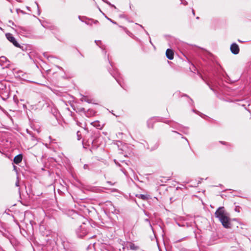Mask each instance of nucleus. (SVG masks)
<instances>
[{
  "label": "nucleus",
  "mask_w": 251,
  "mask_h": 251,
  "mask_svg": "<svg viewBox=\"0 0 251 251\" xmlns=\"http://www.w3.org/2000/svg\"><path fill=\"white\" fill-rule=\"evenodd\" d=\"M79 53H80V55H81L82 56H83V55H82L81 53H80V52H79Z\"/></svg>",
  "instance_id": "e433bc0d"
},
{
  "label": "nucleus",
  "mask_w": 251,
  "mask_h": 251,
  "mask_svg": "<svg viewBox=\"0 0 251 251\" xmlns=\"http://www.w3.org/2000/svg\"><path fill=\"white\" fill-rule=\"evenodd\" d=\"M35 3L36 4L37 6V8H38V12H39V5H38V3L36 2V1H35ZM38 15H40V13H38Z\"/></svg>",
  "instance_id": "b1692460"
},
{
  "label": "nucleus",
  "mask_w": 251,
  "mask_h": 251,
  "mask_svg": "<svg viewBox=\"0 0 251 251\" xmlns=\"http://www.w3.org/2000/svg\"><path fill=\"white\" fill-rule=\"evenodd\" d=\"M78 18H79V19L80 20H81V19H80V16H79V17H78Z\"/></svg>",
  "instance_id": "37998d69"
},
{
  "label": "nucleus",
  "mask_w": 251,
  "mask_h": 251,
  "mask_svg": "<svg viewBox=\"0 0 251 251\" xmlns=\"http://www.w3.org/2000/svg\"><path fill=\"white\" fill-rule=\"evenodd\" d=\"M127 248L132 250H137L138 249V247L132 243H128L127 245Z\"/></svg>",
  "instance_id": "f8f14e48"
},
{
  "label": "nucleus",
  "mask_w": 251,
  "mask_h": 251,
  "mask_svg": "<svg viewBox=\"0 0 251 251\" xmlns=\"http://www.w3.org/2000/svg\"><path fill=\"white\" fill-rule=\"evenodd\" d=\"M88 165L87 164H85L84 165V166H83V168H84V169H88Z\"/></svg>",
  "instance_id": "a878e982"
},
{
  "label": "nucleus",
  "mask_w": 251,
  "mask_h": 251,
  "mask_svg": "<svg viewBox=\"0 0 251 251\" xmlns=\"http://www.w3.org/2000/svg\"><path fill=\"white\" fill-rule=\"evenodd\" d=\"M16 0L19 1V2H22V0Z\"/></svg>",
  "instance_id": "2f4dec72"
},
{
  "label": "nucleus",
  "mask_w": 251,
  "mask_h": 251,
  "mask_svg": "<svg viewBox=\"0 0 251 251\" xmlns=\"http://www.w3.org/2000/svg\"><path fill=\"white\" fill-rule=\"evenodd\" d=\"M191 101L193 102V100L191 99Z\"/></svg>",
  "instance_id": "ea45409f"
},
{
  "label": "nucleus",
  "mask_w": 251,
  "mask_h": 251,
  "mask_svg": "<svg viewBox=\"0 0 251 251\" xmlns=\"http://www.w3.org/2000/svg\"><path fill=\"white\" fill-rule=\"evenodd\" d=\"M169 125L172 127L182 131L184 133H186L188 131V128L182 126V125L175 122H170Z\"/></svg>",
  "instance_id": "20e7f679"
},
{
  "label": "nucleus",
  "mask_w": 251,
  "mask_h": 251,
  "mask_svg": "<svg viewBox=\"0 0 251 251\" xmlns=\"http://www.w3.org/2000/svg\"><path fill=\"white\" fill-rule=\"evenodd\" d=\"M49 138H50V139H51V137L49 136Z\"/></svg>",
  "instance_id": "a18cd8bd"
},
{
  "label": "nucleus",
  "mask_w": 251,
  "mask_h": 251,
  "mask_svg": "<svg viewBox=\"0 0 251 251\" xmlns=\"http://www.w3.org/2000/svg\"><path fill=\"white\" fill-rule=\"evenodd\" d=\"M94 143V142H91V145H93V143Z\"/></svg>",
  "instance_id": "f704fd0d"
},
{
  "label": "nucleus",
  "mask_w": 251,
  "mask_h": 251,
  "mask_svg": "<svg viewBox=\"0 0 251 251\" xmlns=\"http://www.w3.org/2000/svg\"><path fill=\"white\" fill-rule=\"evenodd\" d=\"M140 26L141 27H142V28H144V27H143V26H142V25H140Z\"/></svg>",
  "instance_id": "4c0bfd02"
},
{
  "label": "nucleus",
  "mask_w": 251,
  "mask_h": 251,
  "mask_svg": "<svg viewBox=\"0 0 251 251\" xmlns=\"http://www.w3.org/2000/svg\"><path fill=\"white\" fill-rule=\"evenodd\" d=\"M216 217L218 218L222 224V225L226 228H229L231 224L229 217V214L225 209L224 207L222 206L218 208L215 213Z\"/></svg>",
  "instance_id": "f257e3e1"
},
{
  "label": "nucleus",
  "mask_w": 251,
  "mask_h": 251,
  "mask_svg": "<svg viewBox=\"0 0 251 251\" xmlns=\"http://www.w3.org/2000/svg\"><path fill=\"white\" fill-rule=\"evenodd\" d=\"M45 146H46L47 147H48V146H47V144H45Z\"/></svg>",
  "instance_id": "a19ab883"
},
{
  "label": "nucleus",
  "mask_w": 251,
  "mask_h": 251,
  "mask_svg": "<svg viewBox=\"0 0 251 251\" xmlns=\"http://www.w3.org/2000/svg\"><path fill=\"white\" fill-rule=\"evenodd\" d=\"M115 78V79L116 80V81H117V82L120 85V86L123 87V88H124V86L123 85V84H122L120 80L119 79V78L116 76L114 74H113L112 73H110Z\"/></svg>",
  "instance_id": "4468645a"
},
{
  "label": "nucleus",
  "mask_w": 251,
  "mask_h": 251,
  "mask_svg": "<svg viewBox=\"0 0 251 251\" xmlns=\"http://www.w3.org/2000/svg\"><path fill=\"white\" fill-rule=\"evenodd\" d=\"M137 197H138L139 198L143 200H147L148 198V197L147 195H143V194H140L138 196L137 195Z\"/></svg>",
  "instance_id": "2eb2a0df"
},
{
  "label": "nucleus",
  "mask_w": 251,
  "mask_h": 251,
  "mask_svg": "<svg viewBox=\"0 0 251 251\" xmlns=\"http://www.w3.org/2000/svg\"><path fill=\"white\" fill-rule=\"evenodd\" d=\"M89 142H82V145H83V148H85V149H87V146H90V145L89 144H87V143H89Z\"/></svg>",
  "instance_id": "aec40b11"
},
{
  "label": "nucleus",
  "mask_w": 251,
  "mask_h": 251,
  "mask_svg": "<svg viewBox=\"0 0 251 251\" xmlns=\"http://www.w3.org/2000/svg\"><path fill=\"white\" fill-rule=\"evenodd\" d=\"M158 146L156 142H146V145H144V146L146 147L147 149L150 151L156 149Z\"/></svg>",
  "instance_id": "423d86ee"
},
{
  "label": "nucleus",
  "mask_w": 251,
  "mask_h": 251,
  "mask_svg": "<svg viewBox=\"0 0 251 251\" xmlns=\"http://www.w3.org/2000/svg\"><path fill=\"white\" fill-rule=\"evenodd\" d=\"M193 13L194 15L195 14V12H194V10H193Z\"/></svg>",
  "instance_id": "c9c22d12"
},
{
  "label": "nucleus",
  "mask_w": 251,
  "mask_h": 251,
  "mask_svg": "<svg viewBox=\"0 0 251 251\" xmlns=\"http://www.w3.org/2000/svg\"><path fill=\"white\" fill-rule=\"evenodd\" d=\"M174 52L173 50L168 49L166 52V57L170 60H172L174 58Z\"/></svg>",
  "instance_id": "1a4fd4ad"
},
{
  "label": "nucleus",
  "mask_w": 251,
  "mask_h": 251,
  "mask_svg": "<svg viewBox=\"0 0 251 251\" xmlns=\"http://www.w3.org/2000/svg\"><path fill=\"white\" fill-rule=\"evenodd\" d=\"M181 3L184 4V5H186L187 4V2L185 0H181Z\"/></svg>",
  "instance_id": "4be33fe9"
},
{
  "label": "nucleus",
  "mask_w": 251,
  "mask_h": 251,
  "mask_svg": "<svg viewBox=\"0 0 251 251\" xmlns=\"http://www.w3.org/2000/svg\"><path fill=\"white\" fill-rule=\"evenodd\" d=\"M9 23L10 24H11L12 25H14V24L13 22H12V21H11V20L9 21Z\"/></svg>",
  "instance_id": "cd10ccee"
},
{
  "label": "nucleus",
  "mask_w": 251,
  "mask_h": 251,
  "mask_svg": "<svg viewBox=\"0 0 251 251\" xmlns=\"http://www.w3.org/2000/svg\"><path fill=\"white\" fill-rule=\"evenodd\" d=\"M76 135L77 137V140H80L82 138L81 133L79 131H77L76 132Z\"/></svg>",
  "instance_id": "a211bd4d"
},
{
  "label": "nucleus",
  "mask_w": 251,
  "mask_h": 251,
  "mask_svg": "<svg viewBox=\"0 0 251 251\" xmlns=\"http://www.w3.org/2000/svg\"><path fill=\"white\" fill-rule=\"evenodd\" d=\"M6 83L4 80H0V94L5 97L8 96L9 92V88Z\"/></svg>",
  "instance_id": "f03ea898"
},
{
  "label": "nucleus",
  "mask_w": 251,
  "mask_h": 251,
  "mask_svg": "<svg viewBox=\"0 0 251 251\" xmlns=\"http://www.w3.org/2000/svg\"><path fill=\"white\" fill-rule=\"evenodd\" d=\"M173 132H174V133H176L177 135H178V136L181 137V138L182 139H184V140H186L187 141H187V139L186 138H184V137H182V136H181V135L180 134H179V133H178L177 132H176V131H173Z\"/></svg>",
  "instance_id": "412c9836"
},
{
  "label": "nucleus",
  "mask_w": 251,
  "mask_h": 251,
  "mask_svg": "<svg viewBox=\"0 0 251 251\" xmlns=\"http://www.w3.org/2000/svg\"><path fill=\"white\" fill-rule=\"evenodd\" d=\"M51 58V57H52V56H49V57H48V58Z\"/></svg>",
  "instance_id": "c03bdc74"
},
{
  "label": "nucleus",
  "mask_w": 251,
  "mask_h": 251,
  "mask_svg": "<svg viewBox=\"0 0 251 251\" xmlns=\"http://www.w3.org/2000/svg\"><path fill=\"white\" fill-rule=\"evenodd\" d=\"M9 61L3 56L0 57V65L4 66L5 68H9L10 66Z\"/></svg>",
  "instance_id": "0eeeda50"
},
{
  "label": "nucleus",
  "mask_w": 251,
  "mask_h": 251,
  "mask_svg": "<svg viewBox=\"0 0 251 251\" xmlns=\"http://www.w3.org/2000/svg\"><path fill=\"white\" fill-rule=\"evenodd\" d=\"M27 9L29 10V8L28 7H27Z\"/></svg>",
  "instance_id": "79ce46f5"
},
{
  "label": "nucleus",
  "mask_w": 251,
  "mask_h": 251,
  "mask_svg": "<svg viewBox=\"0 0 251 251\" xmlns=\"http://www.w3.org/2000/svg\"><path fill=\"white\" fill-rule=\"evenodd\" d=\"M94 127L98 129H100L102 128L103 126L101 125L99 121H95L91 124Z\"/></svg>",
  "instance_id": "9b49d317"
},
{
  "label": "nucleus",
  "mask_w": 251,
  "mask_h": 251,
  "mask_svg": "<svg viewBox=\"0 0 251 251\" xmlns=\"http://www.w3.org/2000/svg\"><path fill=\"white\" fill-rule=\"evenodd\" d=\"M5 36L7 39L12 43L15 47H20V44L17 42L16 39L11 33H6Z\"/></svg>",
  "instance_id": "39448f33"
},
{
  "label": "nucleus",
  "mask_w": 251,
  "mask_h": 251,
  "mask_svg": "<svg viewBox=\"0 0 251 251\" xmlns=\"http://www.w3.org/2000/svg\"><path fill=\"white\" fill-rule=\"evenodd\" d=\"M95 42L96 45L100 47L102 50H105V46L102 44L101 41L100 40H95Z\"/></svg>",
  "instance_id": "ddd939ff"
},
{
  "label": "nucleus",
  "mask_w": 251,
  "mask_h": 251,
  "mask_svg": "<svg viewBox=\"0 0 251 251\" xmlns=\"http://www.w3.org/2000/svg\"><path fill=\"white\" fill-rule=\"evenodd\" d=\"M17 47L20 48L22 50H26V46L25 45H23V46L20 45V47Z\"/></svg>",
  "instance_id": "6ab92c4d"
},
{
  "label": "nucleus",
  "mask_w": 251,
  "mask_h": 251,
  "mask_svg": "<svg viewBox=\"0 0 251 251\" xmlns=\"http://www.w3.org/2000/svg\"><path fill=\"white\" fill-rule=\"evenodd\" d=\"M238 42H242V41H241V40H238Z\"/></svg>",
  "instance_id": "473e14b6"
},
{
  "label": "nucleus",
  "mask_w": 251,
  "mask_h": 251,
  "mask_svg": "<svg viewBox=\"0 0 251 251\" xmlns=\"http://www.w3.org/2000/svg\"><path fill=\"white\" fill-rule=\"evenodd\" d=\"M17 181L16 182L15 185L17 187H19V181L18 179V177H17Z\"/></svg>",
  "instance_id": "5701e85b"
},
{
  "label": "nucleus",
  "mask_w": 251,
  "mask_h": 251,
  "mask_svg": "<svg viewBox=\"0 0 251 251\" xmlns=\"http://www.w3.org/2000/svg\"><path fill=\"white\" fill-rule=\"evenodd\" d=\"M81 100L82 101H86L88 103H90L91 101L90 100H89L86 97L83 96L81 99Z\"/></svg>",
  "instance_id": "f3484780"
},
{
  "label": "nucleus",
  "mask_w": 251,
  "mask_h": 251,
  "mask_svg": "<svg viewBox=\"0 0 251 251\" xmlns=\"http://www.w3.org/2000/svg\"><path fill=\"white\" fill-rule=\"evenodd\" d=\"M106 18L108 20L109 19H110L109 18H108L107 16H105Z\"/></svg>",
  "instance_id": "72a5a7b5"
},
{
  "label": "nucleus",
  "mask_w": 251,
  "mask_h": 251,
  "mask_svg": "<svg viewBox=\"0 0 251 251\" xmlns=\"http://www.w3.org/2000/svg\"><path fill=\"white\" fill-rule=\"evenodd\" d=\"M239 206H236L235 208V210L236 211H237L238 212H239Z\"/></svg>",
  "instance_id": "393cba45"
},
{
  "label": "nucleus",
  "mask_w": 251,
  "mask_h": 251,
  "mask_svg": "<svg viewBox=\"0 0 251 251\" xmlns=\"http://www.w3.org/2000/svg\"><path fill=\"white\" fill-rule=\"evenodd\" d=\"M88 232V229L86 224L84 223L80 226L76 230V233L78 237L82 238L85 236Z\"/></svg>",
  "instance_id": "7ed1b4c3"
},
{
  "label": "nucleus",
  "mask_w": 251,
  "mask_h": 251,
  "mask_svg": "<svg viewBox=\"0 0 251 251\" xmlns=\"http://www.w3.org/2000/svg\"><path fill=\"white\" fill-rule=\"evenodd\" d=\"M22 159H23L22 154H19L16 155L14 157L13 161L15 164H18L19 163L21 162V161H22Z\"/></svg>",
  "instance_id": "9d476101"
},
{
  "label": "nucleus",
  "mask_w": 251,
  "mask_h": 251,
  "mask_svg": "<svg viewBox=\"0 0 251 251\" xmlns=\"http://www.w3.org/2000/svg\"><path fill=\"white\" fill-rule=\"evenodd\" d=\"M210 89H211V90H212V91H214V90H213L212 88H211V87H210Z\"/></svg>",
  "instance_id": "58836bf2"
},
{
  "label": "nucleus",
  "mask_w": 251,
  "mask_h": 251,
  "mask_svg": "<svg viewBox=\"0 0 251 251\" xmlns=\"http://www.w3.org/2000/svg\"><path fill=\"white\" fill-rule=\"evenodd\" d=\"M57 67L59 69H62V67H59V66H57Z\"/></svg>",
  "instance_id": "c85d7f7f"
},
{
  "label": "nucleus",
  "mask_w": 251,
  "mask_h": 251,
  "mask_svg": "<svg viewBox=\"0 0 251 251\" xmlns=\"http://www.w3.org/2000/svg\"><path fill=\"white\" fill-rule=\"evenodd\" d=\"M103 2H104L105 3H107V4H108L110 6H111V7H113L115 9H117V7L113 4H111V3H110L108 1H107V0H102Z\"/></svg>",
  "instance_id": "dca6fc26"
},
{
  "label": "nucleus",
  "mask_w": 251,
  "mask_h": 251,
  "mask_svg": "<svg viewBox=\"0 0 251 251\" xmlns=\"http://www.w3.org/2000/svg\"><path fill=\"white\" fill-rule=\"evenodd\" d=\"M230 51L234 54L239 53L240 49L238 45L236 43H232L230 46Z\"/></svg>",
  "instance_id": "6e6552de"
},
{
  "label": "nucleus",
  "mask_w": 251,
  "mask_h": 251,
  "mask_svg": "<svg viewBox=\"0 0 251 251\" xmlns=\"http://www.w3.org/2000/svg\"><path fill=\"white\" fill-rule=\"evenodd\" d=\"M109 20L111 22H112L113 24H116V23L115 22H114V21L112 20L111 19H109Z\"/></svg>",
  "instance_id": "bb28decb"
},
{
  "label": "nucleus",
  "mask_w": 251,
  "mask_h": 251,
  "mask_svg": "<svg viewBox=\"0 0 251 251\" xmlns=\"http://www.w3.org/2000/svg\"><path fill=\"white\" fill-rule=\"evenodd\" d=\"M98 23V21H95L94 22V24H97V23Z\"/></svg>",
  "instance_id": "c756f323"
},
{
  "label": "nucleus",
  "mask_w": 251,
  "mask_h": 251,
  "mask_svg": "<svg viewBox=\"0 0 251 251\" xmlns=\"http://www.w3.org/2000/svg\"><path fill=\"white\" fill-rule=\"evenodd\" d=\"M145 32H146V33L147 34H148V35L149 34L148 32L146 30H145Z\"/></svg>",
  "instance_id": "7c9ffc66"
}]
</instances>
